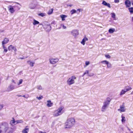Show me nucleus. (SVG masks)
I'll return each instance as SVG.
<instances>
[{
  "label": "nucleus",
  "instance_id": "aec40b11",
  "mask_svg": "<svg viewBox=\"0 0 133 133\" xmlns=\"http://www.w3.org/2000/svg\"><path fill=\"white\" fill-rule=\"evenodd\" d=\"M27 63L29 64L31 66L33 67L34 64H35V62H32L30 61H27Z\"/></svg>",
  "mask_w": 133,
  "mask_h": 133
},
{
  "label": "nucleus",
  "instance_id": "6e6d98bb",
  "mask_svg": "<svg viewBox=\"0 0 133 133\" xmlns=\"http://www.w3.org/2000/svg\"><path fill=\"white\" fill-rule=\"evenodd\" d=\"M20 58L21 59H24V58Z\"/></svg>",
  "mask_w": 133,
  "mask_h": 133
},
{
  "label": "nucleus",
  "instance_id": "2eb2a0df",
  "mask_svg": "<svg viewBox=\"0 0 133 133\" xmlns=\"http://www.w3.org/2000/svg\"><path fill=\"white\" fill-rule=\"evenodd\" d=\"M102 4L105 6H107L108 7L110 8H111V6L110 4L107 3L105 1H103L102 3Z\"/></svg>",
  "mask_w": 133,
  "mask_h": 133
},
{
  "label": "nucleus",
  "instance_id": "39448f33",
  "mask_svg": "<svg viewBox=\"0 0 133 133\" xmlns=\"http://www.w3.org/2000/svg\"><path fill=\"white\" fill-rule=\"evenodd\" d=\"M76 78L75 76H72L69 78L66 81L67 84L69 85H71L75 83V80Z\"/></svg>",
  "mask_w": 133,
  "mask_h": 133
},
{
  "label": "nucleus",
  "instance_id": "2f4dec72",
  "mask_svg": "<svg viewBox=\"0 0 133 133\" xmlns=\"http://www.w3.org/2000/svg\"><path fill=\"white\" fill-rule=\"evenodd\" d=\"M125 91H124V90H122L120 93V95H122L125 94Z\"/></svg>",
  "mask_w": 133,
  "mask_h": 133
},
{
  "label": "nucleus",
  "instance_id": "603ef678",
  "mask_svg": "<svg viewBox=\"0 0 133 133\" xmlns=\"http://www.w3.org/2000/svg\"><path fill=\"white\" fill-rule=\"evenodd\" d=\"M22 96L23 97H24L25 98H27V97H25V95H23Z\"/></svg>",
  "mask_w": 133,
  "mask_h": 133
},
{
  "label": "nucleus",
  "instance_id": "bf43d9fd",
  "mask_svg": "<svg viewBox=\"0 0 133 133\" xmlns=\"http://www.w3.org/2000/svg\"><path fill=\"white\" fill-rule=\"evenodd\" d=\"M130 133H133V131H131Z\"/></svg>",
  "mask_w": 133,
  "mask_h": 133
},
{
  "label": "nucleus",
  "instance_id": "13d9d810",
  "mask_svg": "<svg viewBox=\"0 0 133 133\" xmlns=\"http://www.w3.org/2000/svg\"><path fill=\"white\" fill-rule=\"evenodd\" d=\"M132 4L133 5V2H132Z\"/></svg>",
  "mask_w": 133,
  "mask_h": 133
},
{
  "label": "nucleus",
  "instance_id": "a211bd4d",
  "mask_svg": "<svg viewBox=\"0 0 133 133\" xmlns=\"http://www.w3.org/2000/svg\"><path fill=\"white\" fill-rule=\"evenodd\" d=\"M12 120H11L10 122V124L11 125H16V121H15L14 118H12Z\"/></svg>",
  "mask_w": 133,
  "mask_h": 133
},
{
  "label": "nucleus",
  "instance_id": "c85d7f7f",
  "mask_svg": "<svg viewBox=\"0 0 133 133\" xmlns=\"http://www.w3.org/2000/svg\"><path fill=\"white\" fill-rule=\"evenodd\" d=\"M129 10V12H130L131 13H133V7H131L129 8L128 9Z\"/></svg>",
  "mask_w": 133,
  "mask_h": 133
},
{
  "label": "nucleus",
  "instance_id": "72a5a7b5",
  "mask_svg": "<svg viewBox=\"0 0 133 133\" xmlns=\"http://www.w3.org/2000/svg\"><path fill=\"white\" fill-rule=\"evenodd\" d=\"M89 73V71L88 70H86L85 73H84L82 75V76L83 77L84 75L86 74H88Z\"/></svg>",
  "mask_w": 133,
  "mask_h": 133
},
{
  "label": "nucleus",
  "instance_id": "e2e57ef3",
  "mask_svg": "<svg viewBox=\"0 0 133 133\" xmlns=\"http://www.w3.org/2000/svg\"><path fill=\"white\" fill-rule=\"evenodd\" d=\"M3 31H1V32H3Z\"/></svg>",
  "mask_w": 133,
  "mask_h": 133
},
{
  "label": "nucleus",
  "instance_id": "1a4fd4ad",
  "mask_svg": "<svg viewBox=\"0 0 133 133\" xmlns=\"http://www.w3.org/2000/svg\"><path fill=\"white\" fill-rule=\"evenodd\" d=\"M15 86L12 84H11L8 87L6 90V91L8 92L11 91L15 89Z\"/></svg>",
  "mask_w": 133,
  "mask_h": 133
},
{
  "label": "nucleus",
  "instance_id": "7c9ffc66",
  "mask_svg": "<svg viewBox=\"0 0 133 133\" xmlns=\"http://www.w3.org/2000/svg\"><path fill=\"white\" fill-rule=\"evenodd\" d=\"M122 122H125V117L124 116H122Z\"/></svg>",
  "mask_w": 133,
  "mask_h": 133
},
{
  "label": "nucleus",
  "instance_id": "5fc2aeb1",
  "mask_svg": "<svg viewBox=\"0 0 133 133\" xmlns=\"http://www.w3.org/2000/svg\"><path fill=\"white\" fill-rule=\"evenodd\" d=\"M39 133H45V132H44L41 131L40 132H39Z\"/></svg>",
  "mask_w": 133,
  "mask_h": 133
},
{
  "label": "nucleus",
  "instance_id": "393cba45",
  "mask_svg": "<svg viewBox=\"0 0 133 133\" xmlns=\"http://www.w3.org/2000/svg\"><path fill=\"white\" fill-rule=\"evenodd\" d=\"M54 9H51L49 10L48 12V14L49 15H50L51 14L53 11Z\"/></svg>",
  "mask_w": 133,
  "mask_h": 133
},
{
  "label": "nucleus",
  "instance_id": "de8ad7c7",
  "mask_svg": "<svg viewBox=\"0 0 133 133\" xmlns=\"http://www.w3.org/2000/svg\"><path fill=\"white\" fill-rule=\"evenodd\" d=\"M77 11H79V12H81V9H78L77 10Z\"/></svg>",
  "mask_w": 133,
  "mask_h": 133
},
{
  "label": "nucleus",
  "instance_id": "20e7f679",
  "mask_svg": "<svg viewBox=\"0 0 133 133\" xmlns=\"http://www.w3.org/2000/svg\"><path fill=\"white\" fill-rule=\"evenodd\" d=\"M110 98H108L107 100L104 101L103 102V105L102 109L101 111L103 112L105 111L106 109L108 107L110 103Z\"/></svg>",
  "mask_w": 133,
  "mask_h": 133
},
{
  "label": "nucleus",
  "instance_id": "f03ea898",
  "mask_svg": "<svg viewBox=\"0 0 133 133\" xmlns=\"http://www.w3.org/2000/svg\"><path fill=\"white\" fill-rule=\"evenodd\" d=\"M75 119L73 118H70L68 119L65 123V128L70 129L75 124Z\"/></svg>",
  "mask_w": 133,
  "mask_h": 133
},
{
  "label": "nucleus",
  "instance_id": "a878e982",
  "mask_svg": "<svg viewBox=\"0 0 133 133\" xmlns=\"http://www.w3.org/2000/svg\"><path fill=\"white\" fill-rule=\"evenodd\" d=\"M3 48L4 49V51L6 52L8 51V49L4 45H2Z\"/></svg>",
  "mask_w": 133,
  "mask_h": 133
},
{
  "label": "nucleus",
  "instance_id": "dca6fc26",
  "mask_svg": "<svg viewBox=\"0 0 133 133\" xmlns=\"http://www.w3.org/2000/svg\"><path fill=\"white\" fill-rule=\"evenodd\" d=\"M88 40V39L86 37H85L82 40V41L81 42V43L83 45H84L85 44V42Z\"/></svg>",
  "mask_w": 133,
  "mask_h": 133
},
{
  "label": "nucleus",
  "instance_id": "a18cd8bd",
  "mask_svg": "<svg viewBox=\"0 0 133 133\" xmlns=\"http://www.w3.org/2000/svg\"><path fill=\"white\" fill-rule=\"evenodd\" d=\"M132 89V88L131 87L129 88H127V90L128 91H129L130 90Z\"/></svg>",
  "mask_w": 133,
  "mask_h": 133
},
{
  "label": "nucleus",
  "instance_id": "864d4df0",
  "mask_svg": "<svg viewBox=\"0 0 133 133\" xmlns=\"http://www.w3.org/2000/svg\"><path fill=\"white\" fill-rule=\"evenodd\" d=\"M72 5H69V6L71 7V6H72Z\"/></svg>",
  "mask_w": 133,
  "mask_h": 133
},
{
  "label": "nucleus",
  "instance_id": "0e129e2a",
  "mask_svg": "<svg viewBox=\"0 0 133 133\" xmlns=\"http://www.w3.org/2000/svg\"><path fill=\"white\" fill-rule=\"evenodd\" d=\"M56 1H57V0H56Z\"/></svg>",
  "mask_w": 133,
  "mask_h": 133
},
{
  "label": "nucleus",
  "instance_id": "b1692460",
  "mask_svg": "<svg viewBox=\"0 0 133 133\" xmlns=\"http://www.w3.org/2000/svg\"><path fill=\"white\" fill-rule=\"evenodd\" d=\"M61 17L62 19V20L63 21H64L65 20L64 18L66 17L67 16L65 15H61L60 16Z\"/></svg>",
  "mask_w": 133,
  "mask_h": 133
},
{
  "label": "nucleus",
  "instance_id": "9b49d317",
  "mask_svg": "<svg viewBox=\"0 0 133 133\" xmlns=\"http://www.w3.org/2000/svg\"><path fill=\"white\" fill-rule=\"evenodd\" d=\"M72 35L74 36H76L78 35V31L77 30H74L72 31L71 32Z\"/></svg>",
  "mask_w": 133,
  "mask_h": 133
},
{
  "label": "nucleus",
  "instance_id": "cd10ccee",
  "mask_svg": "<svg viewBox=\"0 0 133 133\" xmlns=\"http://www.w3.org/2000/svg\"><path fill=\"white\" fill-rule=\"evenodd\" d=\"M71 14L72 15L76 12V11L75 9H73L70 11Z\"/></svg>",
  "mask_w": 133,
  "mask_h": 133
},
{
  "label": "nucleus",
  "instance_id": "f257e3e1",
  "mask_svg": "<svg viewBox=\"0 0 133 133\" xmlns=\"http://www.w3.org/2000/svg\"><path fill=\"white\" fill-rule=\"evenodd\" d=\"M15 127L13 128H9L8 124L5 122L3 123L0 125V133H5L7 132V133H13L14 129H16Z\"/></svg>",
  "mask_w": 133,
  "mask_h": 133
},
{
  "label": "nucleus",
  "instance_id": "bb28decb",
  "mask_svg": "<svg viewBox=\"0 0 133 133\" xmlns=\"http://www.w3.org/2000/svg\"><path fill=\"white\" fill-rule=\"evenodd\" d=\"M16 124L19 123H22L23 122V121L22 120H18L16 121Z\"/></svg>",
  "mask_w": 133,
  "mask_h": 133
},
{
  "label": "nucleus",
  "instance_id": "473e14b6",
  "mask_svg": "<svg viewBox=\"0 0 133 133\" xmlns=\"http://www.w3.org/2000/svg\"><path fill=\"white\" fill-rule=\"evenodd\" d=\"M43 98V97L42 96H40L39 97H37L36 98L39 100H40Z\"/></svg>",
  "mask_w": 133,
  "mask_h": 133
},
{
  "label": "nucleus",
  "instance_id": "c03bdc74",
  "mask_svg": "<svg viewBox=\"0 0 133 133\" xmlns=\"http://www.w3.org/2000/svg\"><path fill=\"white\" fill-rule=\"evenodd\" d=\"M3 105H0V110L3 108Z\"/></svg>",
  "mask_w": 133,
  "mask_h": 133
},
{
  "label": "nucleus",
  "instance_id": "ddd939ff",
  "mask_svg": "<svg viewBox=\"0 0 133 133\" xmlns=\"http://www.w3.org/2000/svg\"><path fill=\"white\" fill-rule=\"evenodd\" d=\"M125 4L127 7H129L131 6V3L129 0H127L125 2Z\"/></svg>",
  "mask_w": 133,
  "mask_h": 133
},
{
  "label": "nucleus",
  "instance_id": "6e6552de",
  "mask_svg": "<svg viewBox=\"0 0 133 133\" xmlns=\"http://www.w3.org/2000/svg\"><path fill=\"white\" fill-rule=\"evenodd\" d=\"M36 2L35 0L32 1L29 4V7L31 9H34L36 7Z\"/></svg>",
  "mask_w": 133,
  "mask_h": 133
},
{
  "label": "nucleus",
  "instance_id": "f3484780",
  "mask_svg": "<svg viewBox=\"0 0 133 133\" xmlns=\"http://www.w3.org/2000/svg\"><path fill=\"white\" fill-rule=\"evenodd\" d=\"M47 102L48 103L46 105L48 107H51L53 105V103L51 102V101L50 100H48Z\"/></svg>",
  "mask_w": 133,
  "mask_h": 133
},
{
  "label": "nucleus",
  "instance_id": "4468645a",
  "mask_svg": "<svg viewBox=\"0 0 133 133\" xmlns=\"http://www.w3.org/2000/svg\"><path fill=\"white\" fill-rule=\"evenodd\" d=\"M9 39L6 38H5L3 41L2 42V45H4L7 43L9 41Z\"/></svg>",
  "mask_w": 133,
  "mask_h": 133
},
{
  "label": "nucleus",
  "instance_id": "c756f323",
  "mask_svg": "<svg viewBox=\"0 0 133 133\" xmlns=\"http://www.w3.org/2000/svg\"><path fill=\"white\" fill-rule=\"evenodd\" d=\"M39 16H40L41 17H43L46 15V14L45 13H41L39 14H38Z\"/></svg>",
  "mask_w": 133,
  "mask_h": 133
},
{
  "label": "nucleus",
  "instance_id": "6ab92c4d",
  "mask_svg": "<svg viewBox=\"0 0 133 133\" xmlns=\"http://www.w3.org/2000/svg\"><path fill=\"white\" fill-rule=\"evenodd\" d=\"M28 126H26L25 128L22 131L23 133H28L29 131V128H27Z\"/></svg>",
  "mask_w": 133,
  "mask_h": 133
},
{
  "label": "nucleus",
  "instance_id": "4c0bfd02",
  "mask_svg": "<svg viewBox=\"0 0 133 133\" xmlns=\"http://www.w3.org/2000/svg\"><path fill=\"white\" fill-rule=\"evenodd\" d=\"M61 26H62L63 28L64 29H66V27L63 24H61Z\"/></svg>",
  "mask_w": 133,
  "mask_h": 133
},
{
  "label": "nucleus",
  "instance_id": "9d476101",
  "mask_svg": "<svg viewBox=\"0 0 133 133\" xmlns=\"http://www.w3.org/2000/svg\"><path fill=\"white\" fill-rule=\"evenodd\" d=\"M58 59H49V61L51 64H54L58 62Z\"/></svg>",
  "mask_w": 133,
  "mask_h": 133
},
{
  "label": "nucleus",
  "instance_id": "412c9836",
  "mask_svg": "<svg viewBox=\"0 0 133 133\" xmlns=\"http://www.w3.org/2000/svg\"><path fill=\"white\" fill-rule=\"evenodd\" d=\"M118 110L121 111L122 112L124 111V107L123 106H121L120 107V109H118Z\"/></svg>",
  "mask_w": 133,
  "mask_h": 133
},
{
  "label": "nucleus",
  "instance_id": "0eeeda50",
  "mask_svg": "<svg viewBox=\"0 0 133 133\" xmlns=\"http://www.w3.org/2000/svg\"><path fill=\"white\" fill-rule=\"evenodd\" d=\"M101 63L103 64H105L107 65V68H110L112 67V65L109 63L108 61L106 60L102 61L101 62Z\"/></svg>",
  "mask_w": 133,
  "mask_h": 133
},
{
  "label": "nucleus",
  "instance_id": "4be33fe9",
  "mask_svg": "<svg viewBox=\"0 0 133 133\" xmlns=\"http://www.w3.org/2000/svg\"><path fill=\"white\" fill-rule=\"evenodd\" d=\"M34 22L33 23V24L34 25H36V24H39V22L35 20V19H33Z\"/></svg>",
  "mask_w": 133,
  "mask_h": 133
},
{
  "label": "nucleus",
  "instance_id": "423d86ee",
  "mask_svg": "<svg viewBox=\"0 0 133 133\" xmlns=\"http://www.w3.org/2000/svg\"><path fill=\"white\" fill-rule=\"evenodd\" d=\"M63 107H59L58 109L55 111L53 115L55 116H57L61 115L62 112Z\"/></svg>",
  "mask_w": 133,
  "mask_h": 133
},
{
  "label": "nucleus",
  "instance_id": "f8f14e48",
  "mask_svg": "<svg viewBox=\"0 0 133 133\" xmlns=\"http://www.w3.org/2000/svg\"><path fill=\"white\" fill-rule=\"evenodd\" d=\"M8 49L9 51H10L12 49H13L14 50L15 52H16L17 51V49L16 48L13 46L12 45H11L8 46Z\"/></svg>",
  "mask_w": 133,
  "mask_h": 133
},
{
  "label": "nucleus",
  "instance_id": "09e8293b",
  "mask_svg": "<svg viewBox=\"0 0 133 133\" xmlns=\"http://www.w3.org/2000/svg\"><path fill=\"white\" fill-rule=\"evenodd\" d=\"M12 82H13L14 83H15V81L14 80H12Z\"/></svg>",
  "mask_w": 133,
  "mask_h": 133
},
{
  "label": "nucleus",
  "instance_id": "c9c22d12",
  "mask_svg": "<svg viewBox=\"0 0 133 133\" xmlns=\"http://www.w3.org/2000/svg\"><path fill=\"white\" fill-rule=\"evenodd\" d=\"M37 88L39 90H41L42 89V87L41 85H39L37 86Z\"/></svg>",
  "mask_w": 133,
  "mask_h": 133
},
{
  "label": "nucleus",
  "instance_id": "4d7b16f0",
  "mask_svg": "<svg viewBox=\"0 0 133 133\" xmlns=\"http://www.w3.org/2000/svg\"><path fill=\"white\" fill-rule=\"evenodd\" d=\"M18 96V97H21V96H21V95H19Z\"/></svg>",
  "mask_w": 133,
  "mask_h": 133
},
{
  "label": "nucleus",
  "instance_id": "79ce46f5",
  "mask_svg": "<svg viewBox=\"0 0 133 133\" xmlns=\"http://www.w3.org/2000/svg\"><path fill=\"white\" fill-rule=\"evenodd\" d=\"M89 62L88 61H86L85 62V65H88L89 64Z\"/></svg>",
  "mask_w": 133,
  "mask_h": 133
},
{
  "label": "nucleus",
  "instance_id": "58836bf2",
  "mask_svg": "<svg viewBox=\"0 0 133 133\" xmlns=\"http://www.w3.org/2000/svg\"><path fill=\"white\" fill-rule=\"evenodd\" d=\"M47 27L48 28L49 30H50L51 29V27L49 25H47Z\"/></svg>",
  "mask_w": 133,
  "mask_h": 133
},
{
  "label": "nucleus",
  "instance_id": "f704fd0d",
  "mask_svg": "<svg viewBox=\"0 0 133 133\" xmlns=\"http://www.w3.org/2000/svg\"><path fill=\"white\" fill-rule=\"evenodd\" d=\"M94 74L93 73H91L89 74H88V76L90 77L94 75Z\"/></svg>",
  "mask_w": 133,
  "mask_h": 133
},
{
  "label": "nucleus",
  "instance_id": "7ed1b4c3",
  "mask_svg": "<svg viewBox=\"0 0 133 133\" xmlns=\"http://www.w3.org/2000/svg\"><path fill=\"white\" fill-rule=\"evenodd\" d=\"M8 8L9 11L11 14L14 13L16 11H18L20 9V8L17 5L13 6L10 5Z\"/></svg>",
  "mask_w": 133,
  "mask_h": 133
},
{
  "label": "nucleus",
  "instance_id": "49530a36",
  "mask_svg": "<svg viewBox=\"0 0 133 133\" xmlns=\"http://www.w3.org/2000/svg\"><path fill=\"white\" fill-rule=\"evenodd\" d=\"M123 90L125 92H127V91H128V90H127V89H124V90Z\"/></svg>",
  "mask_w": 133,
  "mask_h": 133
},
{
  "label": "nucleus",
  "instance_id": "a19ab883",
  "mask_svg": "<svg viewBox=\"0 0 133 133\" xmlns=\"http://www.w3.org/2000/svg\"><path fill=\"white\" fill-rule=\"evenodd\" d=\"M22 82H23V80L22 79H20L19 81V84H18V85H19L20 84L22 83Z\"/></svg>",
  "mask_w": 133,
  "mask_h": 133
},
{
  "label": "nucleus",
  "instance_id": "8fccbe9b",
  "mask_svg": "<svg viewBox=\"0 0 133 133\" xmlns=\"http://www.w3.org/2000/svg\"><path fill=\"white\" fill-rule=\"evenodd\" d=\"M14 2L18 5H20V4L18 2Z\"/></svg>",
  "mask_w": 133,
  "mask_h": 133
},
{
  "label": "nucleus",
  "instance_id": "ea45409f",
  "mask_svg": "<svg viewBox=\"0 0 133 133\" xmlns=\"http://www.w3.org/2000/svg\"><path fill=\"white\" fill-rule=\"evenodd\" d=\"M112 15V17L113 18H115V13H113L111 14Z\"/></svg>",
  "mask_w": 133,
  "mask_h": 133
},
{
  "label": "nucleus",
  "instance_id": "052dcab7",
  "mask_svg": "<svg viewBox=\"0 0 133 133\" xmlns=\"http://www.w3.org/2000/svg\"><path fill=\"white\" fill-rule=\"evenodd\" d=\"M40 25H43L42 24H40Z\"/></svg>",
  "mask_w": 133,
  "mask_h": 133
},
{
  "label": "nucleus",
  "instance_id": "5701e85b",
  "mask_svg": "<svg viewBox=\"0 0 133 133\" xmlns=\"http://www.w3.org/2000/svg\"><path fill=\"white\" fill-rule=\"evenodd\" d=\"M115 30L114 28H111L109 30V33L112 34L115 31Z\"/></svg>",
  "mask_w": 133,
  "mask_h": 133
},
{
  "label": "nucleus",
  "instance_id": "3c124183",
  "mask_svg": "<svg viewBox=\"0 0 133 133\" xmlns=\"http://www.w3.org/2000/svg\"><path fill=\"white\" fill-rule=\"evenodd\" d=\"M128 130L129 131H131V130L128 127H127Z\"/></svg>",
  "mask_w": 133,
  "mask_h": 133
},
{
  "label": "nucleus",
  "instance_id": "680f3d73",
  "mask_svg": "<svg viewBox=\"0 0 133 133\" xmlns=\"http://www.w3.org/2000/svg\"><path fill=\"white\" fill-rule=\"evenodd\" d=\"M102 66H103V67H104V66H104H104H103V65Z\"/></svg>",
  "mask_w": 133,
  "mask_h": 133
},
{
  "label": "nucleus",
  "instance_id": "e433bc0d",
  "mask_svg": "<svg viewBox=\"0 0 133 133\" xmlns=\"http://www.w3.org/2000/svg\"><path fill=\"white\" fill-rule=\"evenodd\" d=\"M105 56L107 58H111L110 56L109 55H105Z\"/></svg>",
  "mask_w": 133,
  "mask_h": 133
},
{
  "label": "nucleus",
  "instance_id": "37998d69",
  "mask_svg": "<svg viewBox=\"0 0 133 133\" xmlns=\"http://www.w3.org/2000/svg\"><path fill=\"white\" fill-rule=\"evenodd\" d=\"M114 2L115 3H118L119 2V0H115Z\"/></svg>",
  "mask_w": 133,
  "mask_h": 133
}]
</instances>
